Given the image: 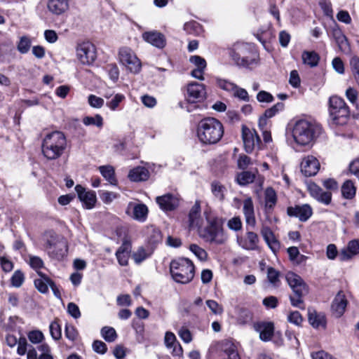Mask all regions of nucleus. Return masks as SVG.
<instances>
[{
	"instance_id": "412c9836",
	"label": "nucleus",
	"mask_w": 359,
	"mask_h": 359,
	"mask_svg": "<svg viewBox=\"0 0 359 359\" xmlns=\"http://www.w3.org/2000/svg\"><path fill=\"white\" fill-rule=\"evenodd\" d=\"M260 233L271 251L275 254L278 252L280 245L271 228L267 226H263Z\"/></svg>"
},
{
	"instance_id": "de8ad7c7",
	"label": "nucleus",
	"mask_w": 359,
	"mask_h": 359,
	"mask_svg": "<svg viewBox=\"0 0 359 359\" xmlns=\"http://www.w3.org/2000/svg\"><path fill=\"white\" fill-rule=\"evenodd\" d=\"M27 337L29 341L34 344H40L44 339V335L40 330H32L29 332Z\"/></svg>"
},
{
	"instance_id": "423d86ee",
	"label": "nucleus",
	"mask_w": 359,
	"mask_h": 359,
	"mask_svg": "<svg viewBox=\"0 0 359 359\" xmlns=\"http://www.w3.org/2000/svg\"><path fill=\"white\" fill-rule=\"evenodd\" d=\"M285 279L294 292L293 295L290 296L291 304L300 309H304L302 297L309 292L307 285L302 278L292 271H290L285 275Z\"/></svg>"
},
{
	"instance_id": "f257e3e1",
	"label": "nucleus",
	"mask_w": 359,
	"mask_h": 359,
	"mask_svg": "<svg viewBox=\"0 0 359 359\" xmlns=\"http://www.w3.org/2000/svg\"><path fill=\"white\" fill-rule=\"evenodd\" d=\"M321 133L322 128L319 124L304 118L295 121L292 127L293 140L301 146L309 145Z\"/></svg>"
},
{
	"instance_id": "f704fd0d",
	"label": "nucleus",
	"mask_w": 359,
	"mask_h": 359,
	"mask_svg": "<svg viewBox=\"0 0 359 359\" xmlns=\"http://www.w3.org/2000/svg\"><path fill=\"white\" fill-rule=\"evenodd\" d=\"M133 218L139 222H144L147 217L148 208L144 204H136L133 207Z\"/></svg>"
},
{
	"instance_id": "8fccbe9b",
	"label": "nucleus",
	"mask_w": 359,
	"mask_h": 359,
	"mask_svg": "<svg viewBox=\"0 0 359 359\" xmlns=\"http://www.w3.org/2000/svg\"><path fill=\"white\" fill-rule=\"evenodd\" d=\"M17 353L19 355H24L28 351L29 346H31L27 343V339L24 337H21L18 339Z\"/></svg>"
},
{
	"instance_id": "6e6d98bb",
	"label": "nucleus",
	"mask_w": 359,
	"mask_h": 359,
	"mask_svg": "<svg viewBox=\"0 0 359 359\" xmlns=\"http://www.w3.org/2000/svg\"><path fill=\"white\" fill-rule=\"evenodd\" d=\"M25 280V276L20 271H15L11 277V284L13 287H19Z\"/></svg>"
},
{
	"instance_id": "6e6552de",
	"label": "nucleus",
	"mask_w": 359,
	"mask_h": 359,
	"mask_svg": "<svg viewBox=\"0 0 359 359\" xmlns=\"http://www.w3.org/2000/svg\"><path fill=\"white\" fill-rule=\"evenodd\" d=\"M46 248L51 259L61 261L67 255V242L62 237H55L52 236L51 240L47 241Z\"/></svg>"
},
{
	"instance_id": "20e7f679",
	"label": "nucleus",
	"mask_w": 359,
	"mask_h": 359,
	"mask_svg": "<svg viewBox=\"0 0 359 359\" xmlns=\"http://www.w3.org/2000/svg\"><path fill=\"white\" fill-rule=\"evenodd\" d=\"M208 225L199 230L198 235L205 242L222 245L227 240V236L224 232L222 222L220 219L213 216L208 210L204 211Z\"/></svg>"
},
{
	"instance_id": "0e129e2a",
	"label": "nucleus",
	"mask_w": 359,
	"mask_h": 359,
	"mask_svg": "<svg viewBox=\"0 0 359 359\" xmlns=\"http://www.w3.org/2000/svg\"><path fill=\"white\" fill-rule=\"evenodd\" d=\"M28 263L34 269H39L43 267V260L37 256L29 255Z\"/></svg>"
},
{
	"instance_id": "5701e85b",
	"label": "nucleus",
	"mask_w": 359,
	"mask_h": 359,
	"mask_svg": "<svg viewBox=\"0 0 359 359\" xmlns=\"http://www.w3.org/2000/svg\"><path fill=\"white\" fill-rule=\"evenodd\" d=\"M254 329L259 333L261 340L268 341L273 334L274 325L271 322H259L255 323Z\"/></svg>"
},
{
	"instance_id": "e2e57ef3",
	"label": "nucleus",
	"mask_w": 359,
	"mask_h": 359,
	"mask_svg": "<svg viewBox=\"0 0 359 359\" xmlns=\"http://www.w3.org/2000/svg\"><path fill=\"white\" fill-rule=\"evenodd\" d=\"M89 104L93 108H101L104 104V100L94 95H90L88 97Z\"/></svg>"
},
{
	"instance_id": "ddd939ff",
	"label": "nucleus",
	"mask_w": 359,
	"mask_h": 359,
	"mask_svg": "<svg viewBox=\"0 0 359 359\" xmlns=\"http://www.w3.org/2000/svg\"><path fill=\"white\" fill-rule=\"evenodd\" d=\"M307 189L309 194L314 199L324 205H329L332 201V193L325 191L314 182L307 184Z\"/></svg>"
},
{
	"instance_id": "4c0bfd02",
	"label": "nucleus",
	"mask_w": 359,
	"mask_h": 359,
	"mask_svg": "<svg viewBox=\"0 0 359 359\" xmlns=\"http://www.w3.org/2000/svg\"><path fill=\"white\" fill-rule=\"evenodd\" d=\"M302 57L303 62L311 67L317 66L320 59L318 55L314 51H304Z\"/></svg>"
},
{
	"instance_id": "7ed1b4c3",
	"label": "nucleus",
	"mask_w": 359,
	"mask_h": 359,
	"mask_svg": "<svg viewBox=\"0 0 359 359\" xmlns=\"http://www.w3.org/2000/svg\"><path fill=\"white\" fill-rule=\"evenodd\" d=\"M230 57L240 67L253 69L259 65V55L253 46L248 43H235L230 50Z\"/></svg>"
},
{
	"instance_id": "bb28decb",
	"label": "nucleus",
	"mask_w": 359,
	"mask_h": 359,
	"mask_svg": "<svg viewBox=\"0 0 359 359\" xmlns=\"http://www.w3.org/2000/svg\"><path fill=\"white\" fill-rule=\"evenodd\" d=\"M69 0H48V11L55 15H61L69 9Z\"/></svg>"
},
{
	"instance_id": "2eb2a0df",
	"label": "nucleus",
	"mask_w": 359,
	"mask_h": 359,
	"mask_svg": "<svg viewBox=\"0 0 359 359\" xmlns=\"http://www.w3.org/2000/svg\"><path fill=\"white\" fill-rule=\"evenodd\" d=\"M187 99L189 102L195 103L205 97V89L203 84L193 82L187 86Z\"/></svg>"
},
{
	"instance_id": "c756f323",
	"label": "nucleus",
	"mask_w": 359,
	"mask_h": 359,
	"mask_svg": "<svg viewBox=\"0 0 359 359\" xmlns=\"http://www.w3.org/2000/svg\"><path fill=\"white\" fill-rule=\"evenodd\" d=\"M130 250V243L128 241H124L116 252L117 260L121 266H124L127 265Z\"/></svg>"
},
{
	"instance_id": "a211bd4d",
	"label": "nucleus",
	"mask_w": 359,
	"mask_h": 359,
	"mask_svg": "<svg viewBox=\"0 0 359 359\" xmlns=\"http://www.w3.org/2000/svg\"><path fill=\"white\" fill-rule=\"evenodd\" d=\"M203 220L201 216V206L198 201L192 206L189 214V227L190 229L199 230L203 228Z\"/></svg>"
},
{
	"instance_id": "a18cd8bd",
	"label": "nucleus",
	"mask_w": 359,
	"mask_h": 359,
	"mask_svg": "<svg viewBox=\"0 0 359 359\" xmlns=\"http://www.w3.org/2000/svg\"><path fill=\"white\" fill-rule=\"evenodd\" d=\"M31 43L32 42L29 37L22 36L18 43L17 49L22 54L27 53L30 49Z\"/></svg>"
},
{
	"instance_id": "dca6fc26",
	"label": "nucleus",
	"mask_w": 359,
	"mask_h": 359,
	"mask_svg": "<svg viewBox=\"0 0 359 359\" xmlns=\"http://www.w3.org/2000/svg\"><path fill=\"white\" fill-rule=\"evenodd\" d=\"M320 163L313 156H306L303 158L301 163V172L306 177L316 175L320 169Z\"/></svg>"
},
{
	"instance_id": "f3484780",
	"label": "nucleus",
	"mask_w": 359,
	"mask_h": 359,
	"mask_svg": "<svg viewBox=\"0 0 359 359\" xmlns=\"http://www.w3.org/2000/svg\"><path fill=\"white\" fill-rule=\"evenodd\" d=\"M221 356L223 359H241L237 346L229 339H224L219 344Z\"/></svg>"
},
{
	"instance_id": "052dcab7",
	"label": "nucleus",
	"mask_w": 359,
	"mask_h": 359,
	"mask_svg": "<svg viewBox=\"0 0 359 359\" xmlns=\"http://www.w3.org/2000/svg\"><path fill=\"white\" fill-rule=\"evenodd\" d=\"M287 320L291 323L299 326L303 321V318L299 311H294L289 313L287 316Z\"/></svg>"
},
{
	"instance_id": "7c9ffc66",
	"label": "nucleus",
	"mask_w": 359,
	"mask_h": 359,
	"mask_svg": "<svg viewBox=\"0 0 359 359\" xmlns=\"http://www.w3.org/2000/svg\"><path fill=\"white\" fill-rule=\"evenodd\" d=\"M194 271H170L169 273L175 282L186 284L193 279Z\"/></svg>"
},
{
	"instance_id": "e433bc0d",
	"label": "nucleus",
	"mask_w": 359,
	"mask_h": 359,
	"mask_svg": "<svg viewBox=\"0 0 359 359\" xmlns=\"http://www.w3.org/2000/svg\"><path fill=\"white\" fill-rule=\"evenodd\" d=\"M356 194V188L351 180H346L341 186V194L346 199H352Z\"/></svg>"
},
{
	"instance_id": "b1692460",
	"label": "nucleus",
	"mask_w": 359,
	"mask_h": 359,
	"mask_svg": "<svg viewBox=\"0 0 359 359\" xmlns=\"http://www.w3.org/2000/svg\"><path fill=\"white\" fill-rule=\"evenodd\" d=\"M164 344L167 348H172L173 356H181L183 354V349L180 344L177 341L175 335L171 332H166L164 337Z\"/></svg>"
},
{
	"instance_id": "338daca9",
	"label": "nucleus",
	"mask_w": 359,
	"mask_h": 359,
	"mask_svg": "<svg viewBox=\"0 0 359 359\" xmlns=\"http://www.w3.org/2000/svg\"><path fill=\"white\" fill-rule=\"evenodd\" d=\"M217 83L218 86L226 91H233V90L236 88V85L229 81L218 79L217 80Z\"/></svg>"
},
{
	"instance_id": "69168bd1",
	"label": "nucleus",
	"mask_w": 359,
	"mask_h": 359,
	"mask_svg": "<svg viewBox=\"0 0 359 359\" xmlns=\"http://www.w3.org/2000/svg\"><path fill=\"white\" fill-rule=\"evenodd\" d=\"M106 68L110 79L114 81H116L119 76V71L117 66L115 64H109Z\"/></svg>"
},
{
	"instance_id": "72a5a7b5",
	"label": "nucleus",
	"mask_w": 359,
	"mask_h": 359,
	"mask_svg": "<svg viewBox=\"0 0 359 359\" xmlns=\"http://www.w3.org/2000/svg\"><path fill=\"white\" fill-rule=\"evenodd\" d=\"M170 269H194V266L190 259L179 257L170 262Z\"/></svg>"
},
{
	"instance_id": "a878e982",
	"label": "nucleus",
	"mask_w": 359,
	"mask_h": 359,
	"mask_svg": "<svg viewBox=\"0 0 359 359\" xmlns=\"http://www.w3.org/2000/svg\"><path fill=\"white\" fill-rule=\"evenodd\" d=\"M243 212L247 226L254 228L256 225L254 205L251 198H247L243 201Z\"/></svg>"
},
{
	"instance_id": "aec40b11",
	"label": "nucleus",
	"mask_w": 359,
	"mask_h": 359,
	"mask_svg": "<svg viewBox=\"0 0 359 359\" xmlns=\"http://www.w3.org/2000/svg\"><path fill=\"white\" fill-rule=\"evenodd\" d=\"M347 304L348 301L344 292L342 290L339 291L331 305L332 311L335 317L339 318L344 314Z\"/></svg>"
},
{
	"instance_id": "cd10ccee",
	"label": "nucleus",
	"mask_w": 359,
	"mask_h": 359,
	"mask_svg": "<svg viewBox=\"0 0 359 359\" xmlns=\"http://www.w3.org/2000/svg\"><path fill=\"white\" fill-rule=\"evenodd\" d=\"M309 322L313 328L325 327L326 319L323 313H318L312 309H308Z\"/></svg>"
},
{
	"instance_id": "9b49d317",
	"label": "nucleus",
	"mask_w": 359,
	"mask_h": 359,
	"mask_svg": "<svg viewBox=\"0 0 359 359\" xmlns=\"http://www.w3.org/2000/svg\"><path fill=\"white\" fill-rule=\"evenodd\" d=\"M242 138L247 153L252 152L255 148H260L261 140L255 130L243 126Z\"/></svg>"
},
{
	"instance_id": "a19ab883",
	"label": "nucleus",
	"mask_w": 359,
	"mask_h": 359,
	"mask_svg": "<svg viewBox=\"0 0 359 359\" xmlns=\"http://www.w3.org/2000/svg\"><path fill=\"white\" fill-rule=\"evenodd\" d=\"M99 170L106 180L111 184H116V180L114 177V170L113 167L110 165H102L99 168Z\"/></svg>"
},
{
	"instance_id": "2f4dec72",
	"label": "nucleus",
	"mask_w": 359,
	"mask_h": 359,
	"mask_svg": "<svg viewBox=\"0 0 359 359\" xmlns=\"http://www.w3.org/2000/svg\"><path fill=\"white\" fill-rule=\"evenodd\" d=\"M38 274L39 278L34 280L35 287L41 293L46 294L48 292V287L50 286L53 280L42 273L41 271H38Z\"/></svg>"
},
{
	"instance_id": "39448f33",
	"label": "nucleus",
	"mask_w": 359,
	"mask_h": 359,
	"mask_svg": "<svg viewBox=\"0 0 359 359\" xmlns=\"http://www.w3.org/2000/svg\"><path fill=\"white\" fill-rule=\"evenodd\" d=\"M67 148V139L63 133L54 131L46 135L42 143V152L48 160L60 158Z\"/></svg>"
},
{
	"instance_id": "c9c22d12",
	"label": "nucleus",
	"mask_w": 359,
	"mask_h": 359,
	"mask_svg": "<svg viewBox=\"0 0 359 359\" xmlns=\"http://www.w3.org/2000/svg\"><path fill=\"white\" fill-rule=\"evenodd\" d=\"M152 254L151 249L140 247L133 253L132 257L136 264H140Z\"/></svg>"
},
{
	"instance_id": "9d476101",
	"label": "nucleus",
	"mask_w": 359,
	"mask_h": 359,
	"mask_svg": "<svg viewBox=\"0 0 359 359\" xmlns=\"http://www.w3.org/2000/svg\"><path fill=\"white\" fill-rule=\"evenodd\" d=\"M76 56L81 63L90 65L96 59V49L90 42H83L76 48Z\"/></svg>"
},
{
	"instance_id": "37998d69",
	"label": "nucleus",
	"mask_w": 359,
	"mask_h": 359,
	"mask_svg": "<svg viewBox=\"0 0 359 359\" xmlns=\"http://www.w3.org/2000/svg\"><path fill=\"white\" fill-rule=\"evenodd\" d=\"M211 191L218 200L222 201L224 199L226 188L219 182H212L211 184Z\"/></svg>"
},
{
	"instance_id": "bf43d9fd",
	"label": "nucleus",
	"mask_w": 359,
	"mask_h": 359,
	"mask_svg": "<svg viewBox=\"0 0 359 359\" xmlns=\"http://www.w3.org/2000/svg\"><path fill=\"white\" fill-rule=\"evenodd\" d=\"M189 249L200 260H204L207 257V252L196 244H191Z\"/></svg>"
},
{
	"instance_id": "ea45409f",
	"label": "nucleus",
	"mask_w": 359,
	"mask_h": 359,
	"mask_svg": "<svg viewBox=\"0 0 359 359\" xmlns=\"http://www.w3.org/2000/svg\"><path fill=\"white\" fill-rule=\"evenodd\" d=\"M265 206L267 209H273L277 202V196L275 190L268 187L265 190Z\"/></svg>"
},
{
	"instance_id": "4468645a",
	"label": "nucleus",
	"mask_w": 359,
	"mask_h": 359,
	"mask_svg": "<svg viewBox=\"0 0 359 359\" xmlns=\"http://www.w3.org/2000/svg\"><path fill=\"white\" fill-rule=\"evenodd\" d=\"M287 213L290 217H295L300 222H305L312 216L313 209L309 204L288 207Z\"/></svg>"
},
{
	"instance_id": "79ce46f5",
	"label": "nucleus",
	"mask_w": 359,
	"mask_h": 359,
	"mask_svg": "<svg viewBox=\"0 0 359 359\" xmlns=\"http://www.w3.org/2000/svg\"><path fill=\"white\" fill-rule=\"evenodd\" d=\"M101 335L107 342H113L117 338V334L114 328L105 326L101 329Z\"/></svg>"
},
{
	"instance_id": "58836bf2",
	"label": "nucleus",
	"mask_w": 359,
	"mask_h": 359,
	"mask_svg": "<svg viewBox=\"0 0 359 359\" xmlns=\"http://www.w3.org/2000/svg\"><path fill=\"white\" fill-rule=\"evenodd\" d=\"M257 172V170H255V172L243 171L237 175L236 180L238 183L241 185L243 186L248 184L250 183H252L255 180Z\"/></svg>"
},
{
	"instance_id": "0eeeda50",
	"label": "nucleus",
	"mask_w": 359,
	"mask_h": 359,
	"mask_svg": "<svg viewBox=\"0 0 359 359\" xmlns=\"http://www.w3.org/2000/svg\"><path fill=\"white\" fill-rule=\"evenodd\" d=\"M330 118L332 125L344 126L349 118V110L344 100L339 97L330 98Z\"/></svg>"
},
{
	"instance_id": "3c124183",
	"label": "nucleus",
	"mask_w": 359,
	"mask_h": 359,
	"mask_svg": "<svg viewBox=\"0 0 359 359\" xmlns=\"http://www.w3.org/2000/svg\"><path fill=\"white\" fill-rule=\"evenodd\" d=\"M280 274L278 271H267V279L269 283L274 287H278L280 284Z\"/></svg>"
},
{
	"instance_id": "603ef678",
	"label": "nucleus",
	"mask_w": 359,
	"mask_h": 359,
	"mask_svg": "<svg viewBox=\"0 0 359 359\" xmlns=\"http://www.w3.org/2000/svg\"><path fill=\"white\" fill-rule=\"evenodd\" d=\"M65 337L70 341H74L76 340L79 333L77 330L74 325L67 324L65 326Z\"/></svg>"
},
{
	"instance_id": "f03ea898",
	"label": "nucleus",
	"mask_w": 359,
	"mask_h": 359,
	"mask_svg": "<svg viewBox=\"0 0 359 359\" xmlns=\"http://www.w3.org/2000/svg\"><path fill=\"white\" fill-rule=\"evenodd\" d=\"M197 137L203 144H215L223 136L224 127L220 121L215 118L202 119L198 124Z\"/></svg>"
},
{
	"instance_id": "4d7b16f0",
	"label": "nucleus",
	"mask_w": 359,
	"mask_h": 359,
	"mask_svg": "<svg viewBox=\"0 0 359 359\" xmlns=\"http://www.w3.org/2000/svg\"><path fill=\"white\" fill-rule=\"evenodd\" d=\"M206 304L210 310L215 315H221L224 311L222 306L215 300H207Z\"/></svg>"
},
{
	"instance_id": "4be33fe9",
	"label": "nucleus",
	"mask_w": 359,
	"mask_h": 359,
	"mask_svg": "<svg viewBox=\"0 0 359 359\" xmlns=\"http://www.w3.org/2000/svg\"><path fill=\"white\" fill-rule=\"evenodd\" d=\"M156 201L160 208L165 211L173 210L179 205V198L172 194L158 196Z\"/></svg>"
},
{
	"instance_id": "5fc2aeb1",
	"label": "nucleus",
	"mask_w": 359,
	"mask_h": 359,
	"mask_svg": "<svg viewBox=\"0 0 359 359\" xmlns=\"http://www.w3.org/2000/svg\"><path fill=\"white\" fill-rule=\"evenodd\" d=\"M125 99L122 94H116L110 101L106 103V105L112 111L117 109L119 104Z\"/></svg>"
},
{
	"instance_id": "49530a36",
	"label": "nucleus",
	"mask_w": 359,
	"mask_h": 359,
	"mask_svg": "<svg viewBox=\"0 0 359 359\" xmlns=\"http://www.w3.org/2000/svg\"><path fill=\"white\" fill-rule=\"evenodd\" d=\"M83 123L86 126H96L98 128H102L103 126V118L100 114L95 116H86L83 119Z\"/></svg>"
},
{
	"instance_id": "13d9d810",
	"label": "nucleus",
	"mask_w": 359,
	"mask_h": 359,
	"mask_svg": "<svg viewBox=\"0 0 359 359\" xmlns=\"http://www.w3.org/2000/svg\"><path fill=\"white\" fill-rule=\"evenodd\" d=\"M189 62L196 66V68L205 69L206 67V61L204 58L199 55H192L189 58Z\"/></svg>"
},
{
	"instance_id": "c03bdc74",
	"label": "nucleus",
	"mask_w": 359,
	"mask_h": 359,
	"mask_svg": "<svg viewBox=\"0 0 359 359\" xmlns=\"http://www.w3.org/2000/svg\"><path fill=\"white\" fill-rule=\"evenodd\" d=\"M49 330L51 337L54 340L57 341L62 337V330L57 320L50 323Z\"/></svg>"
},
{
	"instance_id": "774afa93",
	"label": "nucleus",
	"mask_w": 359,
	"mask_h": 359,
	"mask_svg": "<svg viewBox=\"0 0 359 359\" xmlns=\"http://www.w3.org/2000/svg\"><path fill=\"white\" fill-rule=\"evenodd\" d=\"M93 349L95 352L99 354H104L107 351V347L103 341L95 340L93 343Z\"/></svg>"
},
{
	"instance_id": "f8f14e48",
	"label": "nucleus",
	"mask_w": 359,
	"mask_h": 359,
	"mask_svg": "<svg viewBox=\"0 0 359 359\" xmlns=\"http://www.w3.org/2000/svg\"><path fill=\"white\" fill-rule=\"evenodd\" d=\"M237 243L245 250H257L259 249V238L257 233L247 231L244 236H237Z\"/></svg>"
},
{
	"instance_id": "6ab92c4d",
	"label": "nucleus",
	"mask_w": 359,
	"mask_h": 359,
	"mask_svg": "<svg viewBox=\"0 0 359 359\" xmlns=\"http://www.w3.org/2000/svg\"><path fill=\"white\" fill-rule=\"evenodd\" d=\"M75 190L79 196V199L87 209H91L95 206L96 203V194L93 191H86L84 187L81 185H76Z\"/></svg>"
},
{
	"instance_id": "680f3d73",
	"label": "nucleus",
	"mask_w": 359,
	"mask_h": 359,
	"mask_svg": "<svg viewBox=\"0 0 359 359\" xmlns=\"http://www.w3.org/2000/svg\"><path fill=\"white\" fill-rule=\"evenodd\" d=\"M227 226L231 230L238 231L242 229V222L239 217H234L228 221Z\"/></svg>"
},
{
	"instance_id": "473e14b6",
	"label": "nucleus",
	"mask_w": 359,
	"mask_h": 359,
	"mask_svg": "<svg viewBox=\"0 0 359 359\" xmlns=\"http://www.w3.org/2000/svg\"><path fill=\"white\" fill-rule=\"evenodd\" d=\"M149 176L148 170L140 166L131 170L128 175L130 180L133 182L145 181L149 178Z\"/></svg>"
},
{
	"instance_id": "c85d7f7f",
	"label": "nucleus",
	"mask_w": 359,
	"mask_h": 359,
	"mask_svg": "<svg viewBox=\"0 0 359 359\" xmlns=\"http://www.w3.org/2000/svg\"><path fill=\"white\" fill-rule=\"evenodd\" d=\"M332 36L341 52L346 54L350 53V45L348 43L346 36L343 34L341 30L339 29H333Z\"/></svg>"
},
{
	"instance_id": "09e8293b",
	"label": "nucleus",
	"mask_w": 359,
	"mask_h": 359,
	"mask_svg": "<svg viewBox=\"0 0 359 359\" xmlns=\"http://www.w3.org/2000/svg\"><path fill=\"white\" fill-rule=\"evenodd\" d=\"M252 319V314L250 311L245 309H241L239 311L238 322L240 324L245 325L249 323L250 322H251Z\"/></svg>"
},
{
	"instance_id": "864d4df0",
	"label": "nucleus",
	"mask_w": 359,
	"mask_h": 359,
	"mask_svg": "<svg viewBox=\"0 0 359 359\" xmlns=\"http://www.w3.org/2000/svg\"><path fill=\"white\" fill-rule=\"evenodd\" d=\"M284 108V104L282 102H278L274 104L271 108L266 109L264 112V116L266 118H272L274 116L278 111H282Z\"/></svg>"
},
{
	"instance_id": "393cba45",
	"label": "nucleus",
	"mask_w": 359,
	"mask_h": 359,
	"mask_svg": "<svg viewBox=\"0 0 359 359\" xmlns=\"http://www.w3.org/2000/svg\"><path fill=\"white\" fill-rule=\"evenodd\" d=\"M144 41L152 46L163 48L165 46V39L163 34L157 31L147 32L142 34Z\"/></svg>"
},
{
	"instance_id": "1a4fd4ad",
	"label": "nucleus",
	"mask_w": 359,
	"mask_h": 359,
	"mask_svg": "<svg viewBox=\"0 0 359 359\" xmlns=\"http://www.w3.org/2000/svg\"><path fill=\"white\" fill-rule=\"evenodd\" d=\"M120 62L125 65L131 72L138 73L141 69V63L133 51L128 48L123 47L118 52Z\"/></svg>"
}]
</instances>
